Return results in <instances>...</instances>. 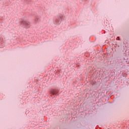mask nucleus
Here are the masks:
<instances>
[{
  "instance_id": "obj_5",
  "label": "nucleus",
  "mask_w": 129,
  "mask_h": 129,
  "mask_svg": "<svg viewBox=\"0 0 129 129\" xmlns=\"http://www.w3.org/2000/svg\"><path fill=\"white\" fill-rule=\"evenodd\" d=\"M115 66L116 67H120V63H119V62H118V60H116Z\"/></svg>"
},
{
  "instance_id": "obj_8",
  "label": "nucleus",
  "mask_w": 129,
  "mask_h": 129,
  "mask_svg": "<svg viewBox=\"0 0 129 129\" xmlns=\"http://www.w3.org/2000/svg\"><path fill=\"white\" fill-rule=\"evenodd\" d=\"M25 2H31V0H24Z\"/></svg>"
},
{
  "instance_id": "obj_7",
  "label": "nucleus",
  "mask_w": 129,
  "mask_h": 129,
  "mask_svg": "<svg viewBox=\"0 0 129 129\" xmlns=\"http://www.w3.org/2000/svg\"><path fill=\"white\" fill-rule=\"evenodd\" d=\"M39 20H40V17H36L35 18V22H39Z\"/></svg>"
},
{
  "instance_id": "obj_3",
  "label": "nucleus",
  "mask_w": 129,
  "mask_h": 129,
  "mask_svg": "<svg viewBox=\"0 0 129 129\" xmlns=\"http://www.w3.org/2000/svg\"><path fill=\"white\" fill-rule=\"evenodd\" d=\"M49 93L51 97H52V95H57L58 93H59V90H57L56 89H52L49 91Z\"/></svg>"
},
{
  "instance_id": "obj_6",
  "label": "nucleus",
  "mask_w": 129,
  "mask_h": 129,
  "mask_svg": "<svg viewBox=\"0 0 129 129\" xmlns=\"http://www.w3.org/2000/svg\"><path fill=\"white\" fill-rule=\"evenodd\" d=\"M96 78H97V77H99V76H100V71L96 73Z\"/></svg>"
},
{
  "instance_id": "obj_2",
  "label": "nucleus",
  "mask_w": 129,
  "mask_h": 129,
  "mask_svg": "<svg viewBox=\"0 0 129 129\" xmlns=\"http://www.w3.org/2000/svg\"><path fill=\"white\" fill-rule=\"evenodd\" d=\"M96 98H100V99H101L102 101H103L104 99H105V100H106V98H107V97L106 96L105 94H104V93L100 92L98 93V96L96 97Z\"/></svg>"
},
{
  "instance_id": "obj_1",
  "label": "nucleus",
  "mask_w": 129,
  "mask_h": 129,
  "mask_svg": "<svg viewBox=\"0 0 129 129\" xmlns=\"http://www.w3.org/2000/svg\"><path fill=\"white\" fill-rule=\"evenodd\" d=\"M21 24L24 29H29V28H31V26H32V24L31 22L23 20L21 21Z\"/></svg>"
},
{
  "instance_id": "obj_4",
  "label": "nucleus",
  "mask_w": 129,
  "mask_h": 129,
  "mask_svg": "<svg viewBox=\"0 0 129 129\" xmlns=\"http://www.w3.org/2000/svg\"><path fill=\"white\" fill-rule=\"evenodd\" d=\"M56 25H60L62 22V18L61 16H59L58 19L55 20Z\"/></svg>"
}]
</instances>
